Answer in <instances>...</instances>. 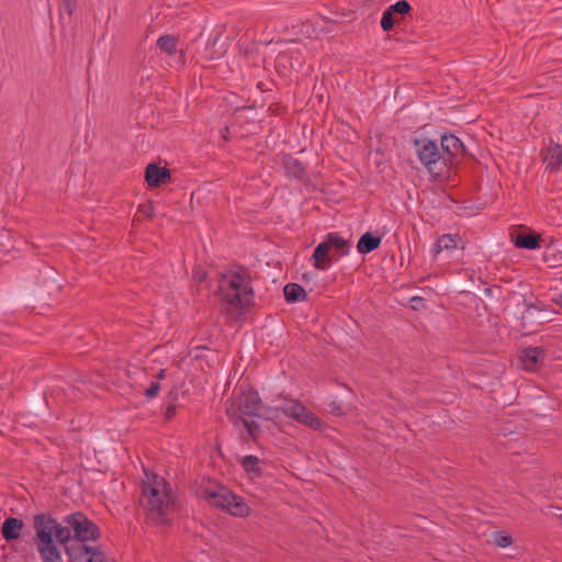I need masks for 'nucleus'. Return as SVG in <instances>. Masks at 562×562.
Wrapping results in <instances>:
<instances>
[{"label":"nucleus","mask_w":562,"mask_h":562,"mask_svg":"<svg viewBox=\"0 0 562 562\" xmlns=\"http://www.w3.org/2000/svg\"><path fill=\"white\" fill-rule=\"evenodd\" d=\"M169 483L158 475H154V483H143L139 497L140 505L148 510V516L157 525H169V514L172 512L175 501Z\"/></svg>","instance_id":"1"},{"label":"nucleus","mask_w":562,"mask_h":562,"mask_svg":"<svg viewBox=\"0 0 562 562\" xmlns=\"http://www.w3.org/2000/svg\"><path fill=\"white\" fill-rule=\"evenodd\" d=\"M227 283L228 288L224 289L223 285L218 288L222 301L227 304L225 313L231 317H235V314L243 315V311L251 304L254 296L249 270L238 266L235 271H232Z\"/></svg>","instance_id":"2"},{"label":"nucleus","mask_w":562,"mask_h":562,"mask_svg":"<svg viewBox=\"0 0 562 562\" xmlns=\"http://www.w3.org/2000/svg\"><path fill=\"white\" fill-rule=\"evenodd\" d=\"M412 144L419 161L432 179H441L449 172L447 162L436 140L428 137H416L412 139Z\"/></svg>","instance_id":"3"},{"label":"nucleus","mask_w":562,"mask_h":562,"mask_svg":"<svg viewBox=\"0 0 562 562\" xmlns=\"http://www.w3.org/2000/svg\"><path fill=\"white\" fill-rule=\"evenodd\" d=\"M350 243L342 238L338 233H328L324 240L314 249L312 258L314 268L317 270H327L330 265L345 257L350 251Z\"/></svg>","instance_id":"4"},{"label":"nucleus","mask_w":562,"mask_h":562,"mask_svg":"<svg viewBox=\"0 0 562 562\" xmlns=\"http://www.w3.org/2000/svg\"><path fill=\"white\" fill-rule=\"evenodd\" d=\"M262 408L263 404L259 393L252 389L241 392L238 396L226 402V414L235 426L244 420L246 416L271 419V417L260 413Z\"/></svg>","instance_id":"5"},{"label":"nucleus","mask_w":562,"mask_h":562,"mask_svg":"<svg viewBox=\"0 0 562 562\" xmlns=\"http://www.w3.org/2000/svg\"><path fill=\"white\" fill-rule=\"evenodd\" d=\"M56 541L65 547V551L72 562H104L103 552L92 546L86 543L69 544L74 539V533L69 525H60L57 521V528L55 529Z\"/></svg>","instance_id":"6"},{"label":"nucleus","mask_w":562,"mask_h":562,"mask_svg":"<svg viewBox=\"0 0 562 562\" xmlns=\"http://www.w3.org/2000/svg\"><path fill=\"white\" fill-rule=\"evenodd\" d=\"M33 527L35 530L34 542L40 554H52L58 550L54 541L55 529L57 528V519L49 514L41 513L34 516Z\"/></svg>","instance_id":"7"},{"label":"nucleus","mask_w":562,"mask_h":562,"mask_svg":"<svg viewBox=\"0 0 562 562\" xmlns=\"http://www.w3.org/2000/svg\"><path fill=\"white\" fill-rule=\"evenodd\" d=\"M64 522L70 526L74 539L78 543L95 540L100 536L99 527L81 512L68 515Z\"/></svg>","instance_id":"8"},{"label":"nucleus","mask_w":562,"mask_h":562,"mask_svg":"<svg viewBox=\"0 0 562 562\" xmlns=\"http://www.w3.org/2000/svg\"><path fill=\"white\" fill-rule=\"evenodd\" d=\"M441 155L443 156L449 170L460 164V157L468 155L467 147L451 132H445L440 136Z\"/></svg>","instance_id":"9"},{"label":"nucleus","mask_w":562,"mask_h":562,"mask_svg":"<svg viewBox=\"0 0 562 562\" xmlns=\"http://www.w3.org/2000/svg\"><path fill=\"white\" fill-rule=\"evenodd\" d=\"M413 10L412 5L406 0H398L391 4L381 18V27L384 32L393 30L395 24H398L405 15L409 14Z\"/></svg>","instance_id":"10"},{"label":"nucleus","mask_w":562,"mask_h":562,"mask_svg":"<svg viewBox=\"0 0 562 562\" xmlns=\"http://www.w3.org/2000/svg\"><path fill=\"white\" fill-rule=\"evenodd\" d=\"M171 179L170 170L167 167H160L150 162L145 168V181L150 188H160Z\"/></svg>","instance_id":"11"},{"label":"nucleus","mask_w":562,"mask_h":562,"mask_svg":"<svg viewBox=\"0 0 562 562\" xmlns=\"http://www.w3.org/2000/svg\"><path fill=\"white\" fill-rule=\"evenodd\" d=\"M510 240L516 248L533 250L540 247L541 236L535 231H514Z\"/></svg>","instance_id":"12"},{"label":"nucleus","mask_w":562,"mask_h":562,"mask_svg":"<svg viewBox=\"0 0 562 562\" xmlns=\"http://www.w3.org/2000/svg\"><path fill=\"white\" fill-rule=\"evenodd\" d=\"M546 350L542 347L524 348L520 355L522 368L527 371H537L544 361Z\"/></svg>","instance_id":"13"},{"label":"nucleus","mask_w":562,"mask_h":562,"mask_svg":"<svg viewBox=\"0 0 562 562\" xmlns=\"http://www.w3.org/2000/svg\"><path fill=\"white\" fill-rule=\"evenodd\" d=\"M552 319L550 313L540 314L533 311L525 310L520 317V328L525 330V335L538 331V328Z\"/></svg>","instance_id":"14"},{"label":"nucleus","mask_w":562,"mask_h":562,"mask_svg":"<svg viewBox=\"0 0 562 562\" xmlns=\"http://www.w3.org/2000/svg\"><path fill=\"white\" fill-rule=\"evenodd\" d=\"M282 166L288 177L300 180L302 182L307 180V172L304 165L292 155H283Z\"/></svg>","instance_id":"15"},{"label":"nucleus","mask_w":562,"mask_h":562,"mask_svg":"<svg viewBox=\"0 0 562 562\" xmlns=\"http://www.w3.org/2000/svg\"><path fill=\"white\" fill-rule=\"evenodd\" d=\"M541 156L547 164V168L557 171L562 165V147L560 144L549 142V145L542 149Z\"/></svg>","instance_id":"16"},{"label":"nucleus","mask_w":562,"mask_h":562,"mask_svg":"<svg viewBox=\"0 0 562 562\" xmlns=\"http://www.w3.org/2000/svg\"><path fill=\"white\" fill-rule=\"evenodd\" d=\"M24 522L20 518L9 517L2 522L1 535L7 542L14 541L21 537Z\"/></svg>","instance_id":"17"},{"label":"nucleus","mask_w":562,"mask_h":562,"mask_svg":"<svg viewBox=\"0 0 562 562\" xmlns=\"http://www.w3.org/2000/svg\"><path fill=\"white\" fill-rule=\"evenodd\" d=\"M233 492L225 486H220L218 490H205L204 499L214 507L225 510V504L231 499Z\"/></svg>","instance_id":"18"},{"label":"nucleus","mask_w":562,"mask_h":562,"mask_svg":"<svg viewBox=\"0 0 562 562\" xmlns=\"http://www.w3.org/2000/svg\"><path fill=\"white\" fill-rule=\"evenodd\" d=\"M382 236L378 233L366 232L362 234L357 243V250L361 255H367L380 247Z\"/></svg>","instance_id":"19"},{"label":"nucleus","mask_w":562,"mask_h":562,"mask_svg":"<svg viewBox=\"0 0 562 562\" xmlns=\"http://www.w3.org/2000/svg\"><path fill=\"white\" fill-rule=\"evenodd\" d=\"M225 512L236 517H246L250 513V507L246 504L241 496L231 495V499L225 504Z\"/></svg>","instance_id":"20"},{"label":"nucleus","mask_w":562,"mask_h":562,"mask_svg":"<svg viewBox=\"0 0 562 562\" xmlns=\"http://www.w3.org/2000/svg\"><path fill=\"white\" fill-rule=\"evenodd\" d=\"M462 240L460 234H445L438 237L434 245L431 252L436 257L442 250H450L458 247V244Z\"/></svg>","instance_id":"21"},{"label":"nucleus","mask_w":562,"mask_h":562,"mask_svg":"<svg viewBox=\"0 0 562 562\" xmlns=\"http://www.w3.org/2000/svg\"><path fill=\"white\" fill-rule=\"evenodd\" d=\"M284 299L289 303L302 302L306 299L305 289L297 283H288L283 289Z\"/></svg>","instance_id":"22"},{"label":"nucleus","mask_w":562,"mask_h":562,"mask_svg":"<svg viewBox=\"0 0 562 562\" xmlns=\"http://www.w3.org/2000/svg\"><path fill=\"white\" fill-rule=\"evenodd\" d=\"M261 460L254 454L245 456L240 464L244 471L251 477H260L262 475V469L258 465Z\"/></svg>","instance_id":"23"},{"label":"nucleus","mask_w":562,"mask_h":562,"mask_svg":"<svg viewBox=\"0 0 562 562\" xmlns=\"http://www.w3.org/2000/svg\"><path fill=\"white\" fill-rule=\"evenodd\" d=\"M297 422L305 426H308L314 430H322L323 427L325 426V423L307 407L305 408V412L301 415V418Z\"/></svg>","instance_id":"24"},{"label":"nucleus","mask_w":562,"mask_h":562,"mask_svg":"<svg viewBox=\"0 0 562 562\" xmlns=\"http://www.w3.org/2000/svg\"><path fill=\"white\" fill-rule=\"evenodd\" d=\"M178 38L173 35H162L157 40V46L168 55H172L177 52Z\"/></svg>","instance_id":"25"},{"label":"nucleus","mask_w":562,"mask_h":562,"mask_svg":"<svg viewBox=\"0 0 562 562\" xmlns=\"http://www.w3.org/2000/svg\"><path fill=\"white\" fill-rule=\"evenodd\" d=\"M305 405H303L300 401L294 400L288 402L282 411L286 416H290L297 422L301 418V415L305 412Z\"/></svg>","instance_id":"26"},{"label":"nucleus","mask_w":562,"mask_h":562,"mask_svg":"<svg viewBox=\"0 0 562 562\" xmlns=\"http://www.w3.org/2000/svg\"><path fill=\"white\" fill-rule=\"evenodd\" d=\"M522 304L525 306V310L538 312L540 314H547L550 313V316L552 317L553 314H557L554 310H552L550 306L546 305L541 301L537 302H528L526 299L522 301Z\"/></svg>","instance_id":"27"},{"label":"nucleus","mask_w":562,"mask_h":562,"mask_svg":"<svg viewBox=\"0 0 562 562\" xmlns=\"http://www.w3.org/2000/svg\"><path fill=\"white\" fill-rule=\"evenodd\" d=\"M492 539H493L494 543L501 548H507V547L512 546V543H513L512 536L503 530L494 531L492 533Z\"/></svg>","instance_id":"28"},{"label":"nucleus","mask_w":562,"mask_h":562,"mask_svg":"<svg viewBox=\"0 0 562 562\" xmlns=\"http://www.w3.org/2000/svg\"><path fill=\"white\" fill-rule=\"evenodd\" d=\"M239 423H243V425L245 426L249 437L251 439L256 440L257 437L260 434V426H259V424L254 422V420H247L246 417L244 418V420H240Z\"/></svg>","instance_id":"29"},{"label":"nucleus","mask_w":562,"mask_h":562,"mask_svg":"<svg viewBox=\"0 0 562 562\" xmlns=\"http://www.w3.org/2000/svg\"><path fill=\"white\" fill-rule=\"evenodd\" d=\"M160 391V383L158 381H153L149 386L145 390L144 394L147 398H154L157 396Z\"/></svg>","instance_id":"30"},{"label":"nucleus","mask_w":562,"mask_h":562,"mask_svg":"<svg viewBox=\"0 0 562 562\" xmlns=\"http://www.w3.org/2000/svg\"><path fill=\"white\" fill-rule=\"evenodd\" d=\"M409 307L413 311H420L426 308L425 300L422 296H413L409 300Z\"/></svg>","instance_id":"31"},{"label":"nucleus","mask_w":562,"mask_h":562,"mask_svg":"<svg viewBox=\"0 0 562 562\" xmlns=\"http://www.w3.org/2000/svg\"><path fill=\"white\" fill-rule=\"evenodd\" d=\"M43 562H61V554L59 549L55 550V552H52V554H48L47 552L45 554H40Z\"/></svg>","instance_id":"32"},{"label":"nucleus","mask_w":562,"mask_h":562,"mask_svg":"<svg viewBox=\"0 0 562 562\" xmlns=\"http://www.w3.org/2000/svg\"><path fill=\"white\" fill-rule=\"evenodd\" d=\"M60 3L68 15H71L77 8V0H60Z\"/></svg>","instance_id":"33"},{"label":"nucleus","mask_w":562,"mask_h":562,"mask_svg":"<svg viewBox=\"0 0 562 562\" xmlns=\"http://www.w3.org/2000/svg\"><path fill=\"white\" fill-rule=\"evenodd\" d=\"M207 273L202 269H196L193 271V280L196 283H203L206 280Z\"/></svg>","instance_id":"34"},{"label":"nucleus","mask_w":562,"mask_h":562,"mask_svg":"<svg viewBox=\"0 0 562 562\" xmlns=\"http://www.w3.org/2000/svg\"><path fill=\"white\" fill-rule=\"evenodd\" d=\"M176 413H177L176 404L168 403V405L166 407V412H165V419L171 420L175 417Z\"/></svg>","instance_id":"35"},{"label":"nucleus","mask_w":562,"mask_h":562,"mask_svg":"<svg viewBox=\"0 0 562 562\" xmlns=\"http://www.w3.org/2000/svg\"><path fill=\"white\" fill-rule=\"evenodd\" d=\"M179 398V389L173 386L167 394V402L175 404Z\"/></svg>","instance_id":"36"},{"label":"nucleus","mask_w":562,"mask_h":562,"mask_svg":"<svg viewBox=\"0 0 562 562\" xmlns=\"http://www.w3.org/2000/svg\"><path fill=\"white\" fill-rule=\"evenodd\" d=\"M330 413L335 416H341L344 414V411L337 402H331L329 404Z\"/></svg>","instance_id":"37"},{"label":"nucleus","mask_w":562,"mask_h":562,"mask_svg":"<svg viewBox=\"0 0 562 562\" xmlns=\"http://www.w3.org/2000/svg\"><path fill=\"white\" fill-rule=\"evenodd\" d=\"M139 211H142L149 218L154 216L153 205H140Z\"/></svg>","instance_id":"38"},{"label":"nucleus","mask_w":562,"mask_h":562,"mask_svg":"<svg viewBox=\"0 0 562 562\" xmlns=\"http://www.w3.org/2000/svg\"><path fill=\"white\" fill-rule=\"evenodd\" d=\"M550 256L551 255L548 251H546L544 255H543L544 261L548 262L550 267L557 266L558 262L555 260V255H552V258H553L552 260L550 259ZM559 266H561V263H559Z\"/></svg>","instance_id":"39"},{"label":"nucleus","mask_w":562,"mask_h":562,"mask_svg":"<svg viewBox=\"0 0 562 562\" xmlns=\"http://www.w3.org/2000/svg\"><path fill=\"white\" fill-rule=\"evenodd\" d=\"M351 15H352V13H351V12H350V13H348V14L342 13V14H340V16H339V18H335V19H325V20H326V21H328V22H330V23H334V24H339V23H342V22H344V18H345V16H351Z\"/></svg>","instance_id":"40"},{"label":"nucleus","mask_w":562,"mask_h":562,"mask_svg":"<svg viewBox=\"0 0 562 562\" xmlns=\"http://www.w3.org/2000/svg\"><path fill=\"white\" fill-rule=\"evenodd\" d=\"M558 306H560L562 308V294L561 295H558L557 297H554L552 300Z\"/></svg>","instance_id":"41"},{"label":"nucleus","mask_w":562,"mask_h":562,"mask_svg":"<svg viewBox=\"0 0 562 562\" xmlns=\"http://www.w3.org/2000/svg\"><path fill=\"white\" fill-rule=\"evenodd\" d=\"M165 378H166V370L165 369H160L158 374H157V379L162 380Z\"/></svg>","instance_id":"42"},{"label":"nucleus","mask_w":562,"mask_h":562,"mask_svg":"<svg viewBox=\"0 0 562 562\" xmlns=\"http://www.w3.org/2000/svg\"><path fill=\"white\" fill-rule=\"evenodd\" d=\"M220 56H221V53H218V54L210 53V55H207L206 58L214 59V58H218Z\"/></svg>","instance_id":"43"},{"label":"nucleus","mask_w":562,"mask_h":562,"mask_svg":"<svg viewBox=\"0 0 562 562\" xmlns=\"http://www.w3.org/2000/svg\"><path fill=\"white\" fill-rule=\"evenodd\" d=\"M263 86H265V83H263V82H261V81H260V82H258V85H257L258 89H260L262 92H267V91H269V89H265V88H263Z\"/></svg>","instance_id":"44"},{"label":"nucleus","mask_w":562,"mask_h":562,"mask_svg":"<svg viewBox=\"0 0 562 562\" xmlns=\"http://www.w3.org/2000/svg\"><path fill=\"white\" fill-rule=\"evenodd\" d=\"M220 36H221V33H217V34L214 36L213 42H212V47H214V46L216 45V43H217V41H218Z\"/></svg>","instance_id":"45"},{"label":"nucleus","mask_w":562,"mask_h":562,"mask_svg":"<svg viewBox=\"0 0 562 562\" xmlns=\"http://www.w3.org/2000/svg\"><path fill=\"white\" fill-rule=\"evenodd\" d=\"M112 483L115 485V486H121L122 488L124 487V483L123 482H119L116 479H114L112 481Z\"/></svg>","instance_id":"46"},{"label":"nucleus","mask_w":562,"mask_h":562,"mask_svg":"<svg viewBox=\"0 0 562 562\" xmlns=\"http://www.w3.org/2000/svg\"><path fill=\"white\" fill-rule=\"evenodd\" d=\"M5 235H7V231L3 228L0 229V239L3 238Z\"/></svg>","instance_id":"47"},{"label":"nucleus","mask_w":562,"mask_h":562,"mask_svg":"<svg viewBox=\"0 0 562 562\" xmlns=\"http://www.w3.org/2000/svg\"><path fill=\"white\" fill-rule=\"evenodd\" d=\"M484 293L487 294V295H491L492 294V289L491 288H486L484 290Z\"/></svg>","instance_id":"48"},{"label":"nucleus","mask_w":562,"mask_h":562,"mask_svg":"<svg viewBox=\"0 0 562 562\" xmlns=\"http://www.w3.org/2000/svg\"><path fill=\"white\" fill-rule=\"evenodd\" d=\"M228 277L226 274L222 276L223 281H225Z\"/></svg>","instance_id":"49"},{"label":"nucleus","mask_w":562,"mask_h":562,"mask_svg":"<svg viewBox=\"0 0 562 562\" xmlns=\"http://www.w3.org/2000/svg\"><path fill=\"white\" fill-rule=\"evenodd\" d=\"M196 349H206L205 347L198 346Z\"/></svg>","instance_id":"50"}]
</instances>
